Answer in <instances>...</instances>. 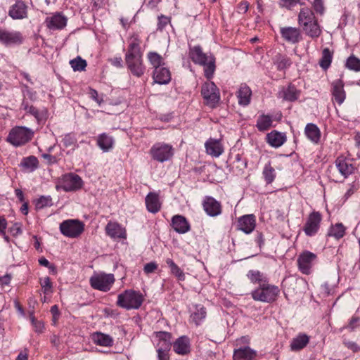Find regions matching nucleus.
I'll use <instances>...</instances> for the list:
<instances>
[{
  "label": "nucleus",
  "instance_id": "1",
  "mask_svg": "<svg viewBox=\"0 0 360 360\" xmlns=\"http://www.w3.org/2000/svg\"><path fill=\"white\" fill-rule=\"evenodd\" d=\"M141 40L137 34L129 39L128 50L125 55V62L131 72L139 77L144 74L145 66L143 63V53L141 51Z\"/></svg>",
  "mask_w": 360,
  "mask_h": 360
},
{
  "label": "nucleus",
  "instance_id": "2",
  "mask_svg": "<svg viewBox=\"0 0 360 360\" xmlns=\"http://www.w3.org/2000/svg\"><path fill=\"white\" fill-rule=\"evenodd\" d=\"M189 57L191 60L204 67L205 76L207 79L212 77L215 71V58L212 54L203 53L200 46L190 47Z\"/></svg>",
  "mask_w": 360,
  "mask_h": 360
},
{
  "label": "nucleus",
  "instance_id": "3",
  "mask_svg": "<svg viewBox=\"0 0 360 360\" xmlns=\"http://www.w3.org/2000/svg\"><path fill=\"white\" fill-rule=\"evenodd\" d=\"M143 300V295L140 292L126 290L118 295L117 304L127 310L137 309L141 306Z\"/></svg>",
  "mask_w": 360,
  "mask_h": 360
},
{
  "label": "nucleus",
  "instance_id": "4",
  "mask_svg": "<svg viewBox=\"0 0 360 360\" xmlns=\"http://www.w3.org/2000/svg\"><path fill=\"white\" fill-rule=\"evenodd\" d=\"M280 293L278 286L263 283L251 292L252 297L255 301L271 303L277 300Z\"/></svg>",
  "mask_w": 360,
  "mask_h": 360
},
{
  "label": "nucleus",
  "instance_id": "5",
  "mask_svg": "<svg viewBox=\"0 0 360 360\" xmlns=\"http://www.w3.org/2000/svg\"><path fill=\"white\" fill-rule=\"evenodd\" d=\"M34 136L32 129L22 126L12 128L6 138V141L14 146H20L29 142Z\"/></svg>",
  "mask_w": 360,
  "mask_h": 360
},
{
  "label": "nucleus",
  "instance_id": "6",
  "mask_svg": "<svg viewBox=\"0 0 360 360\" xmlns=\"http://www.w3.org/2000/svg\"><path fill=\"white\" fill-rule=\"evenodd\" d=\"M150 154L153 160L164 162L170 160L174 155V150L171 145L158 142L151 147Z\"/></svg>",
  "mask_w": 360,
  "mask_h": 360
},
{
  "label": "nucleus",
  "instance_id": "7",
  "mask_svg": "<svg viewBox=\"0 0 360 360\" xmlns=\"http://www.w3.org/2000/svg\"><path fill=\"white\" fill-rule=\"evenodd\" d=\"M91 286L96 290L107 292L110 290L115 282L114 275L112 274H94L89 279Z\"/></svg>",
  "mask_w": 360,
  "mask_h": 360
},
{
  "label": "nucleus",
  "instance_id": "8",
  "mask_svg": "<svg viewBox=\"0 0 360 360\" xmlns=\"http://www.w3.org/2000/svg\"><path fill=\"white\" fill-rule=\"evenodd\" d=\"M82 178L74 173H68L63 175L58 180L57 188H61L66 192L75 191L82 187Z\"/></svg>",
  "mask_w": 360,
  "mask_h": 360
},
{
  "label": "nucleus",
  "instance_id": "9",
  "mask_svg": "<svg viewBox=\"0 0 360 360\" xmlns=\"http://www.w3.org/2000/svg\"><path fill=\"white\" fill-rule=\"evenodd\" d=\"M84 230V223L77 219H68L60 224L61 233L68 238H77L82 233Z\"/></svg>",
  "mask_w": 360,
  "mask_h": 360
},
{
  "label": "nucleus",
  "instance_id": "10",
  "mask_svg": "<svg viewBox=\"0 0 360 360\" xmlns=\"http://www.w3.org/2000/svg\"><path fill=\"white\" fill-rule=\"evenodd\" d=\"M321 221L322 215L319 212L313 211L311 212L307 217L302 229L305 235L309 237L316 235L320 229Z\"/></svg>",
  "mask_w": 360,
  "mask_h": 360
},
{
  "label": "nucleus",
  "instance_id": "11",
  "mask_svg": "<svg viewBox=\"0 0 360 360\" xmlns=\"http://www.w3.org/2000/svg\"><path fill=\"white\" fill-rule=\"evenodd\" d=\"M317 261L316 254L305 250L302 252L297 257L298 269L303 274L309 275L312 272V269Z\"/></svg>",
  "mask_w": 360,
  "mask_h": 360
},
{
  "label": "nucleus",
  "instance_id": "12",
  "mask_svg": "<svg viewBox=\"0 0 360 360\" xmlns=\"http://www.w3.org/2000/svg\"><path fill=\"white\" fill-rule=\"evenodd\" d=\"M201 94L206 104L211 108H214L219 101L220 95L219 89L212 82H205L202 86Z\"/></svg>",
  "mask_w": 360,
  "mask_h": 360
},
{
  "label": "nucleus",
  "instance_id": "13",
  "mask_svg": "<svg viewBox=\"0 0 360 360\" xmlns=\"http://www.w3.org/2000/svg\"><path fill=\"white\" fill-rule=\"evenodd\" d=\"M23 41L22 34L18 31L0 27V42L6 46L20 44Z\"/></svg>",
  "mask_w": 360,
  "mask_h": 360
},
{
  "label": "nucleus",
  "instance_id": "14",
  "mask_svg": "<svg viewBox=\"0 0 360 360\" xmlns=\"http://www.w3.org/2000/svg\"><path fill=\"white\" fill-rule=\"evenodd\" d=\"M280 33L282 38L287 42L290 44L298 43L302 38L301 32L299 28L293 27H281Z\"/></svg>",
  "mask_w": 360,
  "mask_h": 360
},
{
  "label": "nucleus",
  "instance_id": "15",
  "mask_svg": "<svg viewBox=\"0 0 360 360\" xmlns=\"http://www.w3.org/2000/svg\"><path fill=\"white\" fill-rule=\"evenodd\" d=\"M202 206L205 212L210 217H217L221 213V203L212 197H206L202 202Z\"/></svg>",
  "mask_w": 360,
  "mask_h": 360
},
{
  "label": "nucleus",
  "instance_id": "16",
  "mask_svg": "<svg viewBox=\"0 0 360 360\" xmlns=\"http://www.w3.org/2000/svg\"><path fill=\"white\" fill-rule=\"evenodd\" d=\"M256 226V219L254 214H246L238 218V229L246 234L251 233Z\"/></svg>",
  "mask_w": 360,
  "mask_h": 360
},
{
  "label": "nucleus",
  "instance_id": "17",
  "mask_svg": "<svg viewBox=\"0 0 360 360\" xmlns=\"http://www.w3.org/2000/svg\"><path fill=\"white\" fill-rule=\"evenodd\" d=\"M8 15L14 20L23 19L27 16V6L21 0H18L8 11Z\"/></svg>",
  "mask_w": 360,
  "mask_h": 360
},
{
  "label": "nucleus",
  "instance_id": "18",
  "mask_svg": "<svg viewBox=\"0 0 360 360\" xmlns=\"http://www.w3.org/2000/svg\"><path fill=\"white\" fill-rule=\"evenodd\" d=\"M332 96L333 99L339 105L343 103L346 98V94L344 90V82L342 80L338 79L332 82Z\"/></svg>",
  "mask_w": 360,
  "mask_h": 360
},
{
  "label": "nucleus",
  "instance_id": "19",
  "mask_svg": "<svg viewBox=\"0 0 360 360\" xmlns=\"http://www.w3.org/2000/svg\"><path fill=\"white\" fill-rule=\"evenodd\" d=\"M206 153L214 158L219 157L224 153V147L220 140L209 139L205 143Z\"/></svg>",
  "mask_w": 360,
  "mask_h": 360
},
{
  "label": "nucleus",
  "instance_id": "20",
  "mask_svg": "<svg viewBox=\"0 0 360 360\" xmlns=\"http://www.w3.org/2000/svg\"><path fill=\"white\" fill-rule=\"evenodd\" d=\"M335 165L339 172L345 177L347 178L350 174L354 173L355 167L351 161L342 156L338 157L335 160Z\"/></svg>",
  "mask_w": 360,
  "mask_h": 360
},
{
  "label": "nucleus",
  "instance_id": "21",
  "mask_svg": "<svg viewBox=\"0 0 360 360\" xmlns=\"http://www.w3.org/2000/svg\"><path fill=\"white\" fill-rule=\"evenodd\" d=\"M105 232L108 236L113 239H124L127 237L125 229L117 222H108L105 227Z\"/></svg>",
  "mask_w": 360,
  "mask_h": 360
},
{
  "label": "nucleus",
  "instance_id": "22",
  "mask_svg": "<svg viewBox=\"0 0 360 360\" xmlns=\"http://www.w3.org/2000/svg\"><path fill=\"white\" fill-rule=\"evenodd\" d=\"M172 226L179 233L184 234L189 231L191 226L187 219L182 215H174L172 219Z\"/></svg>",
  "mask_w": 360,
  "mask_h": 360
},
{
  "label": "nucleus",
  "instance_id": "23",
  "mask_svg": "<svg viewBox=\"0 0 360 360\" xmlns=\"http://www.w3.org/2000/svg\"><path fill=\"white\" fill-rule=\"evenodd\" d=\"M266 139V142L271 146L277 148L284 144L287 140V137L285 133L274 130L267 134Z\"/></svg>",
  "mask_w": 360,
  "mask_h": 360
},
{
  "label": "nucleus",
  "instance_id": "24",
  "mask_svg": "<svg viewBox=\"0 0 360 360\" xmlns=\"http://www.w3.org/2000/svg\"><path fill=\"white\" fill-rule=\"evenodd\" d=\"M174 351L180 355H186L191 351V344L189 338L185 335L177 338L173 343Z\"/></svg>",
  "mask_w": 360,
  "mask_h": 360
},
{
  "label": "nucleus",
  "instance_id": "25",
  "mask_svg": "<svg viewBox=\"0 0 360 360\" xmlns=\"http://www.w3.org/2000/svg\"><path fill=\"white\" fill-rule=\"evenodd\" d=\"M47 27L51 30L63 29L67 23V18L60 13H56L46 19Z\"/></svg>",
  "mask_w": 360,
  "mask_h": 360
},
{
  "label": "nucleus",
  "instance_id": "26",
  "mask_svg": "<svg viewBox=\"0 0 360 360\" xmlns=\"http://www.w3.org/2000/svg\"><path fill=\"white\" fill-rule=\"evenodd\" d=\"M154 82L159 84H168L171 80V73L165 65L154 70L153 73Z\"/></svg>",
  "mask_w": 360,
  "mask_h": 360
},
{
  "label": "nucleus",
  "instance_id": "27",
  "mask_svg": "<svg viewBox=\"0 0 360 360\" xmlns=\"http://www.w3.org/2000/svg\"><path fill=\"white\" fill-rule=\"evenodd\" d=\"M304 134L311 143L314 144L319 143L321 133L315 124L308 123L304 128Z\"/></svg>",
  "mask_w": 360,
  "mask_h": 360
},
{
  "label": "nucleus",
  "instance_id": "28",
  "mask_svg": "<svg viewBox=\"0 0 360 360\" xmlns=\"http://www.w3.org/2000/svg\"><path fill=\"white\" fill-rule=\"evenodd\" d=\"M309 342V336L305 333H299L292 338L290 344V350L297 352L304 348Z\"/></svg>",
  "mask_w": 360,
  "mask_h": 360
},
{
  "label": "nucleus",
  "instance_id": "29",
  "mask_svg": "<svg viewBox=\"0 0 360 360\" xmlns=\"http://www.w3.org/2000/svg\"><path fill=\"white\" fill-rule=\"evenodd\" d=\"M146 205L150 212H158L161 207L158 194L152 192L149 193L146 197Z\"/></svg>",
  "mask_w": 360,
  "mask_h": 360
},
{
  "label": "nucleus",
  "instance_id": "30",
  "mask_svg": "<svg viewBox=\"0 0 360 360\" xmlns=\"http://www.w3.org/2000/svg\"><path fill=\"white\" fill-rule=\"evenodd\" d=\"M256 356V352L249 347L238 348L233 352V360H251Z\"/></svg>",
  "mask_w": 360,
  "mask_h": 360
},
{
  "label": "nucleus",
  "instance_id": "31",
  "mask_svg": "<svg viewBox=\"0 0 360 360\" xmlns=\"http://www.w3.org/2000/svg\"><path fill=\"white\" fill-rule=\"evenodd\" d=\"M91 338L92 342L99 346L110 347L113 344L112 338L109 335L102 333H94Z\"/></svg>",
  "mask_w": 360,
  "mask_h": 360
},
{
  "label": "nucleus",
  "instance_id": "32",
  "mask_svg": "<svg viewBox=\"0 0 360 360\" xmlns=\"http://www.w3.org/2000/svg\"><path fill=\"white\" fill-rule=\"evenodd\" d=\"M157 338L158 349H170L171 347V334L165 331H159L155 333Z\"/></svg>",
  "mask_w": 360,
  "mask_h": 360
},
{
  "label": "nucleus",
  "instance_id": "33",
  "mask_svg": "<svg viewBox=\"0 0 360 360\" xmlns=\"http://www.w3.org/2000/svg\"><path fill=\"white\" fill-rule=\"evenodd\" d=\"M317 20L312 11L309 8H302L298 15V23L302 27L308 23Z\"/></svg>",
  "mask_w": 360,
  "mask_h": 360
},
{
  "label": "nucleus",
  "instance_id": "34",
  "mask_svg": "<svg viewBox=\"0 0 360 360\" xmlns=\"http://www.w3.org/2000/svg\"><path fill=\"white\" fill-rule=\"evenodd\" d=\"M252 91L247 85H241L237 92L238 103L240 105L246 106L250 103Z\"/></svg>",
  "mask_w": 360,
  "mask_h": 360
},
{
  "label": "nucleus",
  "instance_id": "35",
  "mask_svg": "<svg viewBox=\"0 0 360 360\" xmlns=\"http://www.w3.org/2000/svg\"><path fill=\"white\" fill-rule=\"evenodd\" d=\"M300 92L294 86L289 85L283 88L279 93L278 96L287 101H295L299 98Z\"/></svg>",
  "mask_w": 360,
  "mask_h": 360
},
{
  "label": "nucleus",
  "instance_id": "36",
  "mask_svg": "<svg viewBox=\"0 0 360 360\" xmlns=\"http://www.w3.org/2000/svg\"><path fill=\"white\" fill-rule=\"evenodd\" d=\"M247 277L252 283L259 284V286L268 283L269 281L267 276L258 270H250L247 274Z\"/></svg>",
  "mask_w": 360,
  "mask_h": 360
},
{
  "label": "nucleus",
  "instance_id": "37",
  "mask_svg": "<svg viewBox=\"0 0 360 360\" xmlns=\"http://www.w3.org/2000/svg\"><path fill=\"white\" fill-rule=\"evenodd\" d=\"M20 166L22 167L24 171L27 172H32L39 167V160L33 155L24 158L21 162Z\"/></svg>",
  "mask_w": 360,
  "mask_h": 360
},
{
  "label": "nucleus",
  "instance_id": "38",
  "mask_svg": "<svg viewBox=\"0 0 360 360\" xmlns=\"http://www.w3.org/2000/svg\"><path fill=\"white\" fill-rule=\"evenodd\" d=\"M305 34L312 39H316L321 34V29L318 21L311 22L302 27Z\"/></svg>",
  "mask_w": 360,
  "mask_h": 360
},
{
  "label": "nucleus",
  "instance_id": "39",
  "mask_svg": "<svg viewBox=\"0 0 360 360\" xmlns=\"http://www.w3.org/2000/svg\"><path fill=\"white\" fill-rule=\"evenodd\" d=\"M97 143L103 151L107 152L112 148L114 140L112 136L103 133L98 136Z\"/></svg>",
  "mask_w": 360,
  "mask_h": 360
},
{
  "label": "nucleus",
  "instance_id": "40",
  "mask_svg": "<svg viewBox=\"0 0 360 360\" xmlns=\"http://www.w3.org/2000/svg\"><path fill=\"white\" fill-rule=\"evenodd\" d=\"M272 117L269 115L262 114L257 118L256 127L260 131H267L272 126Z\"/></svg>",
  "mask_w": 360,
  "mask_h": 360
},
{
  "label": "nucleus",
  "instance_id": "41",
  "mask_svg": "<svg viewBox=\"0 0 360 360\" xmlns=\"http://www.w3.org/2000/svg\"><path fill=\"white\" fill-rule=\"evenodd\" d=\"M147 58L154 70L165 65L163 58L156 52H149L147 55Z\"/></svg>",
  "mask_w": 360,
  "mask_h": 360
},
{
  "label": "nucleus",
  "instance_id": "42",
  "mask_svg": "<svg viewBox=\"0 0 360 360\" xmlns=\"http://www.w3.org/2000/svg\"><path fill=\"white\" fill-rule=\"evenodd\" d=\"M274 64L278 70H283L289 68L292 64V61L286 56L278 55L274 60Z\"/></svg>",
  "mask_w": 360,
  "mask_h": 360
},
{
  "label": "nucleus",
  "instance_id": "43",
  "mask_svg": "<svg viewBox=\"0 0 360 360\" xmlns=\"http://www.w3.org/2000/svg\"><path fill=\"white\" fill-rule=\"evenodd\" d=\"M333 58V53L330 51L328 48L323 49L322 51V56L319 61L320 66L323 70H327L332 62Z\"/></svg>",
  "mask_w": 360,
  "mask_h": 360
},
{
  "label": "nucleus",
  "instance_id": "44",
  "mask_svg": "<svg viewBox=\"0 0 360 360\" xmlns=\"http://www.w3.org/2000/svg\"><path fill=\"white\" fill-rule=\"evenodd\" d=\"M166 264L170 268L171 273L174 275L179 281L185 280V274L183 271L174 263V262L167 258L166 259Z\"/></svg>",
  "mask_w": 360,
  "mask_h": 360
},
{
  "label": "nucleus",
  "instance_id": "45",
  "mask_svg": "<svg viewBox=\"0 0 360 360\" xmlns=\"http://www.w3.org/2000/svg\"><path fill=\"white\" fill-rule=\"evenodd\" d=\"M263 177L266 184H271L276 178V172L270 162L266 164L262 171Z\"/></svg>",
  "mask_w": 360,
  "mask_h": 360
},
{
  "label": "nucleus",
  "instance_id": "46",
  "mask_svg": "<svg viewBox=\"0 0 360 360\" xmlns=\"http://www.w3.org/2000/svg\"><path fill=\"white\" fill-rule=\"evenodd\" d=\"M345 228L342 224L338 223L334 226H332L328 232L330 236H333L336 239H340L345 236Z\"/></svg>",
  "mask_w": 360,
  "mask_h": 360
},
{
  "label": "nucleus",
  "instance_id": "47",
  "mask_svg": "<svg viewBox=\"0 0 360 360\" xmlns=\"http://www.w3.org/2000/svg\"><path fill=\"white\" fill-rule=\"evenodd\" d=\"M53 205L52 198L50 195H41L35 201V207L37 210H41Z\"/></svg>",
  "mask_w": 360,
  "mask_h": 360
},
{
  "label": "nucleus",
  "instance_id": "48",
  "mask_svg": "<svg viewBox=\"0 0 360 360\" xmlns=\"http://www.w3.org/2000/svg\"><path fill=\"white\" fill-rule=\"evenodd\" d=\"M345 66L349 70L359 72L360 71V59L354 55L349 56L345 63Z\"/></svg>",
  "mask_w": 360,
  "mask_h": 360
},
{
  "label": "nucleus",
  "instance_id": "49",
  "mask_svg": "<svg viewBox=\"0 0 360 360\" xmlns=\"http://www.w3.org/2000/svg\"><path fill=\"white\" fill-rule=\"evenodd\" d=\"M70 64L74 71H83L87 65L86 61L79 56L71 60Z\"/></svg>",
  "mask_w": 360,
  "mask_h": 360
},
{
  "label": "nucleus",
  "instance_id": "50",
  "mask_svg": "<svg viewBox=\"0 0 360 360\" xmlns=\"http://www.w3.org/2000/svg\"><path fill=\"white\" fill-rule=\"evenodd\" d=\"M205 316L206 311L202 307L198 308L196 311L191 314L192 321L195 322L196 325H199Z\"/></svg>",
  "mask_w": 360,
  "mask_h": 360
},
{
  "label": "nucleus",
  "instance_id": "51",
  "mask_svg": "<svg viewBox=\"0 0 360 360\" xmlns=\"http://www.w3.org/2000/svg\"><path fill=\"white\" fill-rule=\"evenodd\" d=\"M39 283L44 294H50L52 292L53 285L49 277L46 276L40 278Z\"/></svg>",
  "mask_w": 360,
  "mask_h": 360
},
{
  "label": "nucleus",
  "instance_id": "52",
  "mask_svg": "<svg viewBox=\"0 0 360 360\" xmlns=\"http://www.w3.org/2000/svg\"><path fill=\"white\" fill-rule=\"evenodd\" d=\"M27 113L34 116L37 122H39L45 119L46 111L45 110H39L32 105Z\"/></svg>",
  "mask_w": 360,
  "mask_h": 360
},
{
  "label": "nucleus",
  "instance_id": "53",
  "mask_svg": "<svg viewBox=\"0 0 360 360\" xmlns=\"http://www.w3.org/2000/svg\"><path fill=\"white\" fill-rule=\"evenodd\" d=\"M335 288L333 285L328 283H325L321 285V293L324 296H328L334 292Z\"/></svg>",
  "mask_w": 360,
  "mask_h": 360
},
{
  "label": "nucleus",
  "instance_id": "54",
  "mask_svg": "<svg viewBox=\"0 0 360 360\" xmlns=\"http://www.w3.org/2000/svg\"><path fill=\"white\" fill-rule=\"evenodd\" d=\"M62 142L63 143V146L65 147L73 146V148H75L76 146L75 139L70 134L65 135L63 139Z\"/></svg>",
  "mask_w": 360,
  "mask_h": 360
},
{
  "label": "nucleus",
  "instance_id": "55",
  "mask_svg": "<svg viewBox=\"0 0 360 360\" xmlns=\"http://www.w3.org/2000/svg\"><path fill=\"white\" fill-rule=\"evenodd\" d=\"M10 232L13 236H17L22 233V224L20 223H15L11 228Z\"/></svg>",
  "mask_w": 360,
  "mask_h": 360
},
{
  "label": "nucleus",
  "instance_id": "56",
  "mask_svg": "<svg viewBox=\"0 0 360 360\" xmlns=\"http://www.w3.org/2000/svg\"><path fill=\"white\" fill-rule=\"evenodd\" d=\"M158 269V264L155 262L147 263L144 265L143 271L146 274L154 272Z\"/></svg>",
  "mask_w": 360,
  "mask_h": 360
},
{
  "label": "nucleus",
  "instance_id": "57",
  "mask_svg": "<svg viewBox=\"0 0 360 360\" xmlns=\"http://www.w3.org/2000/svg\"><path fill=\"white\" fill-rule=\"evenodd\" d=\"M313 7L316 13L323 14L324 13V6L322 0H314Z\"/></svg>",
  "mask_w": 360,
  "mask_h": 360
},
{
  "label": "nucleus",
  "instance_id": "58",
  "mask_svg": "<svg viewBox=\"0 0 360 360\" xmlns=\"http://www.w3.org/2000/svg\"><path fill=\"white\" fill-rule=\"evenodd\" d=\"M169 349H157L158 359V360H169Z\"/></svg>",
  "mask_w": 360,
  "mask_h": 360
},
{
  "label": "nucleus",
  "instance_id": "59",
  "mask_svg": "<svg viewBox=\"0 0 360 360\" xmlns=\"http://www.w3.org/2000/svg\"><path fill=\"white\" fill-rule=\"evenodd\" d=\"M298 0H281L280 5L282 7L290 9L297 4Z\"/></svg>",
  "mask_w": 360,
  "mask_h": 360
},
{
  "label": "nucleus",
  "instance_id": "60",
  "mask_svg": "<svg viewBox=\"0 0 360 360\" xmlns=\"http://www.w3.org/2000/svg\"><path fill=\"white\" fill-rule=\"evenodd\" d=\"M345 345L348 349H351L354 352L360 351V347L354 342H345Z\"/></svg>",
  "mask_w": 360,
  "mask_h": 360
},
{
  "label": "nucleus",
  "instance_id": "61",
  "mask_svg": "<svg viewBox=\"0 0 360 360\" xmlns=\"http://www.w3.org/2000/svg\"><path fill=\"white\" fill-rule=\"evenodd\" d=\"M359 319L358 317H352L347 328H350L351 330L355 329L359 326Z\"/></svg>",
  "mask_w": 360,
  "mask_h": 360
},
{
  "label": "nucleus",
  "instance_id": "62",
  "mask_svg": "<svg viewBox=\"0 0 360 360\" xmlns=\"http://www.w3.org/2000/svg\"><path fill=\"white\" fill-rule=\"evenodd\" d=\"M169 21V18L167 17L162 16L159 18L158 24V28L160 30H162L165 27V25L168 24Z\"/></svg>",
  "mask_w": 360,
  "mask_h": 360
},
{
  "label": "nucleus",
  "instance_id": "63",
  "mask_svg": "<svg viewBox=\"0 0 360 360\" xmlns=\"http://www.w3.org/2000/svg\"><path fill=\"white\" fill-rule=\"evenodd\" d=\"M110 63L112 65H114L117 68L122 67V59L121 57H115V58L110 59Z\"/></svg>",
  "mask_w": 360,
  "mask_h": 360
},
{
  "label": "nucleus",
  "instance_id": "64",
  "mask_svg": "<svg viewBox=\"0 0 360 360\" xmlns=\"http://www.w3.org/2000/svg\"><path fill=\"white\" fill-rule=\"evenodd\" d=\"M7 228V221L4 216H0V233L4 234Z\"/></svg>",
  "mask_w": 360,
  "mask_h": 360
}]
</instances>
